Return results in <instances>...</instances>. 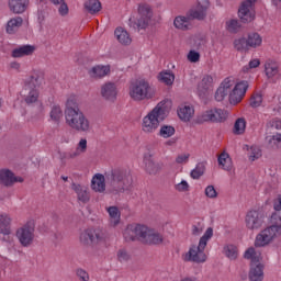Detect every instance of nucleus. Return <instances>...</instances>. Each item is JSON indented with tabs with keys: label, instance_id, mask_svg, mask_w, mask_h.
<instances>
[{
	"label": "nucleus",
	"instance_id": "9b49d317",
	"mask_svg": "<svg viewBox=\"0 0 281 281\" xmlns=\"http://www.w3.org/2000/svg\"><path fill=\"white\" fill-rule=\"evenodd\" d=\"M16 237L22 247H30L34 243V223H27L16 232Z\"/></svg>",
	"mask_w": 281,
	"mask_h": 281
},
{
	"label": "nucleus",
	"instance_id": "58836bf2",
	"mask_svg": "<svg viewBox=\"0 0 281 281\" xmlns=\"http://www.w3.org/2000/svg\"><path fill=\"white\" fill-rule=\"evenodd\" d=\"M205 175V162H199L193 170H191L190 177L192 179H200Z\"/></svg>",
	"mask_w": 281,
	"mask_h": 281
},
{
	"label": "nucleus",
	"instance_id": "09e8293b",
	"mask_svg": "<svg viewBox=\"0 0 281 281\" xmlns=\"http://www.w3.org/2000/svg\"><path fill=\"white\" fill-rule=\"evenodd\" d=\"M228 94H229V92L225 88L220 86L215 92V100L217 102H223L225 100V98H227Z\"/></svg>",
	"mask_w": 281,
	"mask_h": 281
},
{
	"label": "nucleus",
	"instance_id": "0eeeda50",
	"mask_svg": "<svg viewBox=\"0 0 281 281\" xmlns=\"http://www.w3.org/2000/svg\"><path fill=\"white\" fill-rule=\"evenodd\" d=\"M150 21H153V9L146 3L138 5V19L136 21L130 19L131 26L134 30H146L150 25Z\"/></svg>",
	"mask_w": 281,
	"mask_h": 281
},
{
	"label": "nucleus",
	"instance_id": "4be33fe9",
	"mask_svg": "<svg viewBox=\"0 0 281 281\" xmlns=\"http://www.w3.org/2000/svg\"><path fill=\"white\" fill-rule=\"evenodd\" d=\"M190 21H192L190 15H178L173 20V26L176 27V30H180L181 32H188V30L192 29V22Z\"/></svg>",
	"mask_w": 281,
	"mask_h": 281
},
{
	"label": "nucleus",
	"instance_id": "7c9ffc66",
	"mask_svg": "<svg viewBox=\"0 0 281 281\" xmlns=\"http://www.w3.org/2000/svg\"><path fill=\"white\" fill-rule=\"evenodd\" d=\"M271 225L269 226L270 229L277 235L281 236V214L280 213H272L270 217Z\"/></svg>",
	"mask_w": 281,
	"mask_h": 281
},
{
	"label": "nucleus",
	"instance_id": "a878e982",
	"mask_svg": "<svg viewBox=\"0 0 281 281\" xmlns=\"http://www.w3.org/2000/svg\"><path fill=\"white\" fill-rule=\"evenodd\" d=\"M114 36L121 45H131V43H133L131 34H128V31L123 27H117L114 31Z\"/></svg>",
	"mask_w": 281,
	"mask_h": 281
},
{
	"label": "nucleus",
	"instance_id": "2f4dec72",
	"mask_svg": "<svg viewBox=\"0 0 281 281\" xmlns=\"http://www.w3.org/2000/svg\"><path fill=\"white\" fill-rule=\"evenodd\" d=\"M83 8L89 14H98L102 10V3L99 0H88L85 2Z\"/></svg>",
	"mask_w": 281,
	"mask_h": 281
},
{
	"label": "nucleus",
	"instance_id": "423d86ee",
	"mask_svg": "<svg viewBox=\"0 0 281 281\" xmlns=\"http://www.w3.org/2000/svg\"><path fill=\"white\" fill-rule=\"evenodd\" d=\"M244 258L246 260H251L249 280L250 281L265 280L263 267L260 262V260H262V255L260 254V251H257L256 248L250 247L245 251Z\"/></svg>",
	"mask_w": 281,
	"mask_h": 281
},
{
	"label": "nucleus",
	"instance_id": "7ed1b4c3",
	"mask_svg": "<svg viewBox=\"0 0 281 281\" xmlns=\"http://www.w3.org/2000/svg\"><path fill=\"white\" fill-rule=\"evenodd\" d=\"M214 236V229L209 227L204 235L200 238L198 246H191L189 251L182 256L184 262H205L207 256L205 255V247H207V241Z\"/></svg>",
	"mask_w": 281,
	"mask_h": 281
},
{
	"label": "nucleus",
	"instance_id": "9d476101",
	"mask_svg": "<svg viewBox=\"0 0 281 281\" xmlns=\"http://www.w3.org/2000/svg\"><path fill=\"white\" fill-rule=\"evenodd\" d=\"M144 234H146V226L139 224H130L126 226L123 236L126 243H133L135 240H143Z\"/></svg>",
	"mask_w": 281,
	"mask_h": 281
},
{
	"label": "nucleus",
	"instance_id": "6ab92c4d",
	"mask_svg": "<svg viewBox=\"0 0 281 281\" xmlns=\"http://www.w3.org/2000/svg\"><path fill=\"white\" fill-rule=\"evenodd\" d=\"M145 170L147 175H159L161 172V168L164 165L159 162H155V158L150 155V153L145 154L144 156Z\"/></svg>",
	"mask_w": 281,
	"mask_h": 281
},
{
	"label": "nucleus",
	"instance_id": "e2e57ef3",
	"mask_svg": "<svg viewBox=\"0 0 281 281\" xmlns=\"http://www.w3.org/2000/svg\"><path fill=\"white\" fill-rule=\"evenodd\" d=\"M257 67H260V59H252L244 70L249 71V69H256Z\"/></svg>",
	"mask_w": 281,
	"mask_h": 281
},
{
	"label": "nucleus",
	"instance_id": "864d4df0",
	"mask_svg": "<svg viewBox=\"0 0 281 281\" xmlns=\"http://www.w3.org/2000/svg\"><path fill=\"white\" fill-rule=\"evenodd\" d=\"M280 144H281V134L273 135L269 139V145L271 146V148H280Z\"/></svg>",
	"mask_w": 281,
	"mask_h": 281
},
{
	"label": "nucleus",
	"instance_id": "c756f323",
	"mask_svg": "<svg viewBox=\"0 0 281 281\" xmlns=\"http://www.w3.org/2000/svg\"><path fill=\"white\" fill-rule=\"evenodd\" d=\"M38 89L34 88H24V102L26 104H35V102H38Z\"/></svg>",
	"mask_w": 281,
	"mask_h": 281
},
{
	"label": "nucleus",
	"instance_id": "338daca9",
	"mask_svg": "<svg viewBox=\"0 0 281 281\" xmlns=\"http://www.w3.org/2000/svg\"><path fill=\"white\" fill-rule=\"evenodd\" d=\"M81 153L82 151H79V149L76 148L75 150L69 151V153L66 154V159H76V157H80Z\"/></svg>",
	"mask_w": 281,
	"mask_h": 281
},
{
	"label": "nucleus",
	"instance_id": "37998d69",
	"mask_svg": "<svg viewBox=\"0 0 281 281\" xmlns=\"http://www.w3.org/2000/svg\"><path fill=\"white\" fill-rule=\"evenodd\" d=\"M224 254L231 260H236V258H238V248L234 245H228L224 247Z\"/></svg>",
	"mask_w": 281,
	"mask_h": 281
},
{
	"label": "nucleus",
	"instance_id": "e433bc0d",
	"mask_svg": "<svg viewBox=\"0 0 281 281\" xmlns=\"http://www.w3.org/2000/svg\"><path fill=\"white\" fill-rule=\"evenodd\" d=\"M12 217L5 213H0V232H5L12 229Z\"/></svg>",
	"mask_w": 281,
	"mask_h": 281
},
{
	"label": "nucleus",
	"instance_id": "de8ad7c7",
	"mask_svg": "<svg viewBox=\"0 0 281 281\" xmlns=\"http://www.w3.org/2000/svg\"><path fill=\"white\" fill-rule=\"evenodd\" d=\"M280 64L273 59H268L265 63V71H278L280 70Z\"/></svg>",
	"mask_w": 281,
	"mask_h": 281
},
{
	"label": "nucleus",
	"instance_id": "a19ab883",
	"mask_svg": "<svg viewBox=\"0 0 281 281\" xmlns=\"http://www.w3.org/2000/svg\"><path fill=\"white\" fill-rule=\"evenodd\" d=\"M246 127H247V122L245 121V119H237L234 124V134L243 135V133H245Z\"/></svg>",
	"mask_w": 281,
	"mask_h": 281
},
{
	"label": "nucleus",
	"instance_id": "c9c22d12",
	"mask_svg": "<svg viewBox=\"0 0 281 281\" xmlns=\"http://www.w3.org/2000/svg\"><path fill=\"white\" fill-rule=\"evenodd\" d=\"M217 161L220 166H222L223 170H232V158H229V155L227 153H222L218 156Z\"/></svg>",
	"mask_w": 281,
	"mask_h": 281
},
{
	"label": "nucleus",
	"instance_id": "ddd939ff",
	"mask_svg": "<svg viewBox=\"0 0 281 281\" xmlns=\"http://www.w3.org/2000/svg\"><path fill=\"white\" fill-rule=\"evenodd\" d=\"M247 89H249V81L243 80L237 82L229 94L231 104H238L241 102L247 93Z\"/></svg>",
	"mask_w": 281,
	"mask_h": 281
},
{
	"label": "nucleus",
	"instance_id": "412c9836",
	"mask_svg": "<svg viewBox=\"0 0 281 281\" xmlns=\"http://www.w3.org/2000/svg\"><path fill=\"white\" fill-rule=\"evenodd\" d=\"M34 52H36V46L26 44L14 48L11 56L12 58H23L25 56H32Z\"/></svg>",
	"mask_w": 281,
	"mask_h": 281
},
{
	"label": "nucleus",
	"instance_id": "393cba45",
	"mask_svg": "<svg viewBox=\"0 0 281 281\" xmlns=\"http://www.w3.org/2000/svg\"><path fill=\"white\" fill-rule=\"evenodd\" d=\"M21 25H23V18L15 16L13 19H10L5 25L7 34H16V32H19V29L21 27Z\"/></svg>",
	"mask_w": 281,
	"mask_h": 281
},
{
	"label": "nucleus",
	"instance_id": "5fc2aeb1",
	"mask_svg": "<svg viewBox=\"0 0 281 281\" xmlns=\"http://www.w3.org/2000/svg\"><path fill=\"white\" fill-rule=\"evenodd\" d=\"M117 258L121 262H128L131 260V255L128 254V251L120 249L117 251Z\"/></svg>",
	"mask_w": 281,
	"mask_h": 281
},
{
	"label": "nucleus",
	"instance_id": "2eb2a0df",
	"mask_svg": "<svg viewBox=\"0 0 281 281\" xmlns=\"http://www.w3.org/2000/svg\"><path fill=\"white\" fill-rule=\"evenodd\" d=\"M210 9V0H202L198 3L195 9L189 11V18L195 21H204L205 16H207V10Z\"/></svg>",
	"mask_w": 281,
	"mask_h": 281
},
{
	"label": "nucleus",
	"instance_id": "ea45409f",
	"mask_svg": "<svg viewBox=\"0 0 281 281\" xmlns=\"http://www.w3.org/2000/svg\"><path fill=\"white\" fill-rule=\"evenodd\" d=\"M175 133H176V130L172 125H162L159 130L158 135L160 137H164L165 139H168V137H172Z\"/></svg>",
	"mask_w": 281,
	"mask_h": 281
},
{
	"label": "nucleus",
	"instance_id": "13d9d810",
	"mask_svg": "<svg viewBox=\"0 0 281 281\" xmlns=\"http://www.w3.org/2000/svg\"><path fill=\"white\" fill-rule=\"evenodd\" d=\"M76 276L79 278L81 281H89V273L85 271L82 268H78L76 270Z\"/></svg>",
	"mask_w": 281,
	"mask_h": 281
},
{
	"label": "nucleus",
	"instance_id": "20e7f679",
	"mask_svg": "<svg viewBox=\"0 0 281 281\" xmlns=\"http://www.w3.org/2000/svg\"><path fill=\"white\" fill-rule=\"evenodd\" d=\"M166 117V103L159 102L146 116L143 117V133H156Z\"/></svg>",
	"mask_w": 281,
	"mask_h": 281
},
{
	"label": "nucleus",
	"instance_id": "39448f33",
	"mask_svg": "<svg viewBox=\"0 0 281 281\" xmlns=\"http://www.w3.org/2000/svg\"><path fill=\"white\" fill-rule=\"evenodd\" d=\"M128 95L134 102H144V100H150L155 93L150 82L144 78L136 79L130 85Z\"/></svg>",
	"mask_w": 281,
	"mask_h": 281
},
{
	"label": "nucleus",
	"instance_id": "f704fd0d",
	"mask_svg": "<svg viewBox=\"0 0 281 281\" xmlns=\"http://www.w3.org/2000/svg\"><path fill=\"white\" fill-rule=\"evenodd\" d=\"M249 47L256 48L262 45V36L258 33H249L247 36Z\"/></svg>",
	"mask_w": 281,
	"mask_h": 281
},
{
	"label": "nucleus",
	"instance_id": "4c0bfd02",
	"mask_svg": "<svg viewBox=\"0 0 281 281\" xmlns=\"http://www.w3.org/2000/svg\"><path fill=\"white\" fill-rule=\"evenodd\" d=\"M50 3H53V5H59L58 14L60 16H67V14H69V5H67L65 0H50Z\"/></svg>",
	"mask_w": 281,
	"mask_h": 281
},
{
	"label": "nucleus",
	"instance_id": "72a5a7b5",
	"mask_svg": "<svg viewBox=\"0 0 281 281\" xmlns=\"http://www.w3.org/2000/svg\"><path fill=\"white\" fill-rule=\"evenodd\" d=\"M157 78L159 82H162V85H167V87H170L175 82V74L170 71H160Z\"/></svg>",
	"mask_w": 281,
	"mask_h": 281
},
{
	"label": "nucleus",
	"instance_id": "4468645a",
	"mask_svg": "<svg viewBox=\"0 0 281 281\" xmlns=\"http://www.w3.org/2000/svg\"><path fill=\"white\" fill-rule=\"evenodd\" d=\"M256 0H246L241 3L239 10H238V15L240 21L243 23H251L254 21V2Z\"/></svg>",
	"mask_w": 281,
	"mask_h": 281
},
{
	"label": "nucleus",
	"instance_id": "79ce46f5",
	"mask_svg": "<svg viewBox=\"0 0 281 281\" xmlns=\"http://www.w3.org/2000/svg\"><path fill=\"white\" fill-rule=\"evenodd\" d=\"M234 47L237 52H247L250 46L247 43V38L241 37L234 41Z\"/></svg>",
	"mask_w": 281,
	"mask_h": 281
},
{
	"label": "nucleus",
	"instance_id": "473e14b6",
	"mask_svg": "<svg viewBox=\"0 0 281 281\" xmlns=\"http://www.w3.org/2000/svg\"><path fill=\"white\" fill-rule=\"evenodd\" d=\"M106 210L111 218V225H113V227L120 225V218H121L120 209H117V206H109Z\"/></svg>",
	"mask_w": 281,
	"mask_h": 281
},
{
	"label": "nucleus",
	"instance_id": "1a4fd4ad",
	"mask_svg": "<svg viewBox=\"0 0 281 281\" xmlns=\"http://www.w3.org/2000/svg\"><path fill=\"white\" fill-rule=\"evenodd\" d=\"M227 120V111L218 108L206 110L198 116V124L212 122L213 124H223Z\"/></svg>",
	"mask_w": 281,
	"mask_h": 281
},
{
	"label": "nucleus",
	"instance_id": "f03ea898",
	"mask_svg": "<svg viewBox=\"0 0 281 281\" xmlns=\"http://www.w3.org/2000/svg\"><path fill=\"white\" fill-rule=\"evenodd\" d=\"M65 120L69 128L76 131V133H91V121L72 99H69L66 103Z\"/></svg>",
	"mask_w": 281,
	"mask_h": 281
},
{
	"label": "nucleus",
	"instance_id": "6e6552de",
	"mask_svg": "<svg viewBox=\"0 0 281 281\" xmlns=\"http://www.w3.org/2000/svg\"><path fill=\"white\" fill-rule=\"evenodd\" d=\"M104 240V232L100 228H88L80 233L79 243L83 247H94Z\"/></svg>",
	"mask_w": 281,
	"mask_h": 281
},
{
	"label": "nucleus",
	"instance_id": "a18cd8bd",
	"mask_svg": "<svg viewBox=\"0 0 281 281\" xmlns=\"http://www.w3.org/2000/svg\"><path fill=\"white\" fill-rule=\"evenodd\" d=\"M226 30L231 32V34H236L240 31V22L238 20H229L226 22Z\"/></svg>",
	"mask_w": 281,
	"mask_h": 281
},
{
	"label": "nucleus",
	"instance_id": "49530a36",
	"mask_svg": "<svg viewBox=\"0 0 281 281\" xmlns=\"http://www.w3.org/2000/svg\"><path fill=\"white\" fill-rule=\"evenodd\" d=\"M60 117H63V109L60 105H54L50 110V119L54 122H60Z\"/></svg>",
	"mask_w": 281,
	"mask_h": 281
},
{
	"label": "nucleus",
	"instance_id": "3c124183",
	"mask_svg": "<svg viewBox=\"0 0 281 281\" xmlns=\"http://www.w3.org/2000/svg\"><path fill=\"white\" fill-rule=\"evenodd\" d=\"M261 104H262V94L260 93L254 94L250 99V106H252V109H258V106H260Z\"/></svg>",
	"mask_w": 281,
	"mask_h": 281
},
{
	"label": "nucleus",
	"instance_id": "5701e85b",
	"mask_svg": "<svg viewBox=\"0 0 281 281\" xmlns=\"http://www.w3.org/2000/svg\"><path fill=\"white\" fill-rule=\"evenodd\" d=\"M27 5H30V0H9V10L13 14H23L27 10Z\"/></svg>",
	"mask_w": 281,
	"mask_h": 281
},
{
	"label": "nucleus",
	"instance_id": "69168bd1",
	"mask_svg": "<svg viewBox=\"0 0 281 281\" xmlns=\"http://www.w3.org/2000/svg\"><path fill=\"white\" fill-rule=\"evenodd\" d=\"M77 149L81 153H87V138H81L79 140Z\"/></svg>",
	"mask_w": 281,
	"mask_h": 281
},
{
	"label": "nucleus",
	"instance_id": "603ef678",
	"mask_svg": "<svg viewBox=\"0 0 281 281\" xmlns=\"http://www.w3.org/2000/svg\"><path fill=\"white\" fill-rule=\"evenodd\" d=\"M88 74L91 80H102V78L109 76V71H89Z\"/></svg>",
	"mask_w": 281,
	"mask_h": 281
},
{
	"label": "nucleus",
	"instance_id": "aec40b11",
	"mask_svg": "<svg viewBox=\"0 0 281 281\" xmlns=\"http://www.w3.org/2000/svg\"><path fill=\"white\" fill-rule=\"evenodd\" d=\"M101 95L108 102H115L117 100V86L114 82H105L101 87Z\"/></svg>",
	"mask_w": 281,
	"mask_h": 281
},
{
	"label": "nucleus",
	"instance_id": "f3484780",
	"mask_svg": "<svg viewBox=\"0 0 281 281\" xmlns=\"http://www.w3.org/2000/svg\"><path fill=\"white\" fill-rule=\"evenodd\" d=\"M273 238H278V235L273 233L272 228L267 227L257 235L255 247H267Z\"/></svg>",
	"mask_w": 281,
	"mask_h": 281
},
{
	"label": "nucleus",
	"instance_id": "a211bd4d",
	"mask_svg": "<svg viewBox=\"0 0 281 281\" xmlns=\"http://www.w3.org/2000/svg\"><path fill=\"white\" fill-rule=\"evenodd\" d=\"M142 243H144V245H161V243H164V235L155 229L146 227Z\"/></svg>",
	"mask_w": 281,
	"mask_h": 281
},
{
	"label": "nucleus",
	"instance_id": "8fccbe9b",
	"mask_svg": "<svg viewBox=\"0 0 281 281\" xmlns=\"http://www.w3.org/2000/svg\"><path fill=\"white\" fill-rule=\"evenodd\" d=\"M234 85H236V80L234 79V77H227L223 80V82L221 83V87H223V89H225L229 93Z\"/></svg>",
	"mask_w": 281,
	"mask_h": 281
},
{
	"label": "nucleus",
	"instance_id": "dca6fc26",
	"mask_svg": "<svg viewBox=\"0 0 281 281\" xmlns=\"http://www.w3.org/2000/svg\"><path fill=\"white\" fill-rule=\"evenodd\" d=\"M246 227L248 229H260L262 227V223L265 221L262 220V214L258 211H249L246 215Z\"/></svg>",
	"mask_w": 281,
	"mask_h": 281
},
{
	"label": "nucleus",
	"instance_id": "c85d7f7f",
	"mask_svg": "<svg viewBox=\"0 0 281 281\" xmlns=\"http://www.w3.org/2000/svg\"><path fill=\"white\" fill-rule=\"evenodd\" d=\"M0 182L2 183V186H13L14 183H16V177H14V173L8 169L5 170H1L0 171Z\"/></svg>",
	"mask_w": 281,
	"mask_h": 281
},
{
	"label": "nucleus",
	"instance_id": "b1692460",
	"mask_svg": "<svg viewBox=\"0 0 281 281\" xmlns=\"http://www.w3.org/2000/svg\"><path fill=\"white\" fill-rule=\"evenodd\" d=\"M71 189L76 192L78 201L81 203H89L91 195H89L87 187L72 183Z\"/></svg>",
	"mask_w": 281,
	"mask_h": 281
},
{
	"label": "nucleus",
	"instance_id": "6e6d98bb",
	"mask_svg": "<svg viewBox=\"0 0 281 281\" xmlns=\"http://www.w3.org/2000/svg\"><path fill=\"white\" fill-rule=\"evenodd\" d=\"M205 196H207V199H216V196H218V193L216 192L214 186H207L205 188Z\"/></svg>",
	"mask_w": 281,
	"mask_h": 281
},
{
	"label": "nucleus",
	"instance_id": "bf43d9fd",
	"mask_svg": "<svg viewBox=\"0 0 281 281\" xmlns=\"http://www.w3.org/2000/svg\"><path fill=\"white\" fill-rule=\"evenodd\" d=\"M176 190L178 192H188V190H190V184H188V181L182 180L180 183L176 186Z\"/></svg>",
	"mask_w": 281,
	"mask_h": 281
},
{
	"label": "nucleus",
	"instance_id": "680f3d73",
	"mask_svg": "<svg viewBox=\"0 0 281 281\" xmlns=\"http://www.w3.org/2000/svg\"><path fill=\"white\" fill-rule=\"evenodd\" d=\"M190 160V154H180L176 158V164H188Z\"/></svg>",
	"mask_w": 281,
	"mask_h": 281
},
{
	"label": "nucleus",
	"instance_id": "f257e3e1",
	"mask_svg": "<svg viewBox=\"0 0 281 281\" xmlns=\"http://www.w3.org/2000/svg\"><path fill=\"white\" fill-rule=\"evenodd\" d=\"M110 194H123L126 190H131L133 186V176L126 169H113L104 175L95 173L91 180V189L102 194L106 190Z\"/></svg>",
	"mask_w": 281,
	"mask_h": 281
},
{
	"label": "nucleus",
	"instance_id": "774afa93",
	"mask_svg": "<svg viewBox=\"0 0 281 281\" xmlns=\"http://www.w3.org/2000/svg\"><path fill=\"white\" fill-rule=\"evenodd\" d=\"M273 210H276V212H281V194L273 200Z\"/></svg>",
	"mask_w": 281,
	"mask_h": 281
},
{
	"label": "nucleus",
	"instance_id": "4d7b16f0",
	"mask_svg": "<svg viewBox=\"0 0 281 281\" xmlns=\"http://www.w3.org/2000/svg\"><path fill=\"white\" fill-rule=\"evenodd\" d=\"M200 58H201V54H199V52L196 50H190L188 54L189 63H199Z\"/></svg>",
	"mask_w": 281,
	"mask_h": 281
},
{
	"label": "nucleus",
	"instance_id": "c03bdc74",
	"mask_svg": "<svg viewBox=\"0 0 281 281\" xmlns=\"http://www.w3.org/2000/svg\"><path fill=\"white\" fill-rule=\"evenodd\" d=\"M0 240L1 243H5V245H12V243H14V238L12 237V229L0 231Z\"/></svg>",
	"mask_w": 281,
	"mask_h": 281
},
{
	"label": "nucleus",
	"instance_id": "052dcab7",
	"mask_svg": "<svg viewBox=\"0 0 281 281\" xmlns=\"http://www.w3.org/2000/svg\"><path fill=\"white\" fill-rule=\"evenodd\" d=\"M260 157H262L260 149L251 147V154L249 155L250 161H256V159H260Z\"/></svg>",
	"mask_w": 281,
	"mask_h": 281
},
{
	"label": "nucleus",
	"instance_id": "0e129e2a",
	"mask_svg": "<svg viewBox=\"0 0 281 281\" xmlns=\"http://www.w3.org/2000/svg\"><path fill=\"white\" fill-rule=\"evenodd\" d=\"M91 71H111L110 65H97L91 68Z\"/></svg>",
	"mask_w": 281,
	"mask_h": 281
},
{
	"label": "nucleus",
	"instance_id": "f8f14e48",
	"mask_svg": "<svg viewBox=\"0 0 281 281\" xmlns=\"http://www.w3.org/2000/svg\"><path fill=\"white\" fill-rule=\"evenodd\" d=\"M214 89V78L212 75H204L196 87V95L200 100H206L207 95L212 93Z\"/></svg>",
	"mask_w": 281,
	"mask_h": 281
},
{
	"label": "nucleus",
	"instance_id": "cd10ccee",
	"mask_svg": "<svg viewBox=\"0 0 281 281\" xmlns=\"http://www.w3.org/2000/svg\"><path fill=\"white\" fill-rule=\"evenodd\" d=\"M43 85V75H38V72H34L30 76V78L25 81L26 89H38Z\"/></svg>",
	"mask_w": 281,
	"mask_h": 281
},
{
	"label": "nucleus",
	"instance_id": "bb28decb",
	"mask_svg": "<svg viewBox=\"0 0 281 281\" xmlns=\"http://www.w3.org/2000/svg\"><path fill=\"white\" fill-rule=\"evenodd\" d=\"M178 117L182 122H190L194 117V106L192 105H181L178 110Z\"/></svg>",
	"mask_w": 281,
	"mask_h": 281
}]
</instances>
